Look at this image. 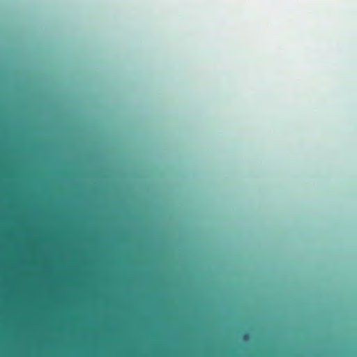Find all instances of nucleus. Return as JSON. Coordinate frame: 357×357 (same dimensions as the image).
Segmentation results:
<instances>
[{"label": "nucleus", "mask_w": 357, "mask_h": 357, "mask_svg": "<svg viewBox=\"0 0 357 357\" xmlns=\"http://www.w3.org/2000/svg\"><path fill=\"white\" fill-rule=\"evenodd\" d=\"M248 338H249V335H248V334H245V335H244V336H243V340H248Z\"/></svg>", "instance_id": "nucleus-1"}]
</instances>
